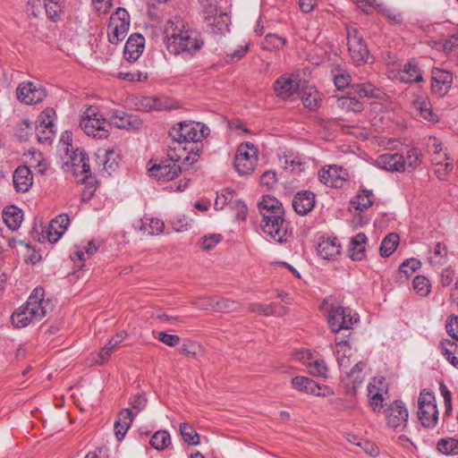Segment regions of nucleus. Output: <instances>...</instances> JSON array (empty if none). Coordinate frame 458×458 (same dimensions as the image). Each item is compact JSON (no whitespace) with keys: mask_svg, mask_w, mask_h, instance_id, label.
I'll use <instances>...</instances> for the list:
<instances>
[{"mask_svg":"<svg viewBox=\"0 0 458 458\" xmlns=\"http://www.w3.org/2000/svg\"><path fill=\"white\" fill-rule=\"evenodd\" d=\"M405 161V168H410L409 171H412L417 168L421 163V154L418 148H411L407 151L406 157L404 158Z\"/></svg>","mask_w":458,"mask_h":458,"instance_id":"49","label":"nucleus"},{"mask_svg":"<svg viewBox=\"0 0 458 458\" xmlns=\"http://www.w3.org/2000/svg\"><path fill=\"white\" fill-rule=\"evenodd\" d=\"M374 201V194L370 190H362L359 192L355 199L352 201L355 209L364 211L372 206Z\"/></svg>","mask_w":458,"mask_h":458,"instance_id":"36","label":"nucleus"},{"mask_svg":"<svg viewBox=\"0 0 458 458\" xmlns=\"http://www.w3.org/2000/svg\"><path fill=\"white\" fill-rule=\"evenodd\" d=\"M108 123L109 128L114 124L118 129L131 130L138 129L141 126V120L138 119L135 115L128 114L123 111L113 109L109 113Z\"/></svg>","mask_w":458,"mask_h":458,"instance_id":"14","label":"nucleus"},{"mask_svg":"<svg viewBox=\"0 0 458 458\" xmlns=\"http://www.w3.org/2000/svg\"><path fill=\"white\" fill-rule=\"evenodd\" d=\"M367 241L368 238L363 233H359L351 238L347 254L352 260L360 261L365 258Z\"/></svg>","mask_w":458,"mask_h":458,"instance_id":"19","label":"nucleus"},{"mask_svg":"<svg viewBox=\"0 0 458 458\" xmlns=\"http://www.w3.org/2000/svg\"><path fill=\"white\" fill-rule=\"evenodd\" d=\"M13 182L17 191L27 192L33 183L30 168L25 165L17 167L13 173Z\"/></svg>","mask_w":458,"mask_h":458,"instance_id":"21","label":"nucleus"},{"mask_svg":"<svg viewBox=\"0 0 458 458\" xmlns=\"http://www.w3.org/2000/svg\"><path fill=\"white\" fill-rule=\"evenodd\" d=\"M437 450L445 454H458V440L454 438L440 439L437 443Z\"/></svg>","mask_w":458,"mask_h":458,"instance_id":"48","label":"nucleus"},{"mask_svg":"<svg viewBox=\"0 0 458 458\" xmlns=\"http://www.w3.org/2000/svg\"><path fill=\"white\" fill-rule=\"evenodd\" d=\"M442 48L445 53H451L458 49V34H454L445 39Z\"/></svg>","mask_w":458,"mask_h":458,"instance_id":"63","label":"nucleus"},{"mask_svg":"<svg viewBox=\"0 0 458 458\" xmlns=\"http://www.w3.org/2000/svg\"><path fill=\"white\" fill-rule=\"evenodd\" d=\"M446 255V248L441 242H437L434 248V257H429L431 264H440L441 259Z\"/></svg>","mask_w":458,"mask_h":458,"instance_id":"59","label":"nucleus"},{"mask_svg":"<svg viewBox=\"0 0 458 458\" xmlns=\"http://www.w3.org/2000/svg\"><path fill=\"white\" fill-rule=\"evenodd\" d=\"M293 386L301 392L312 394L315 395L320 394V386L314 380L306 377H295L292 379Z\"/></svg>","mask_w":458,"mask_h":458,"instance_id":"31","label":"nucleus"},{"mask_svg":"<svg viewBox=\"0 0 458 458\" xmlns=\"http://www.w3.org/2000/svg\"><path fill=\"white\" fill-rule=\"evenodd\" d=\"M335 85L338 89H344L351 85V76L347 72L337 73L334 76Z\"/></svg>","mask_w":458,"mask_h":458,"instance_id":"58","label":"nucleus"},{"mask_svg":"<svg viewBox=\"0 0 458 458\" xmlns=\"http://www.w3.org/2000/svg\"><path fill=\"white\" fill-rule=\"evenodd\" d=\"M301 98L303 106L310 110H315L318 108L321 103L318 91L312 88H309L303 90Z\"/></svg>","mask_w":458,"mask_h":458,"instance_id":"35","label":"nucleus"},{"mask_svg":"<svg viewBox=\"0 0 458 458\" xmlns=\"http://www.w3.org/2000/svg\"><path fill=\"white\" fill-rule=\"evenodd\" d=\"M285 44L286 39L284 38H281L276 34H267L262 42V47L265 50L273 51L280 49Z\"/></svg>","mask_w":458,"mask_h":458,"instance_id":"46","label":"nucleus"},{"mask_svg":"<svg viewBox=\"0 0 458 458\" xmlns=\"http://www.w3.org/2000/svg\"><path fill=\"white\" fill-rule=\"evenodd\" d=\"M400 78L402 81L407 83L420 82L423 80L420 68L411 62L404 64L403 69L400 72Z\"/></svg>","mask_w":458,"mask_h":458,"instance_id":"32","label":"nucleus"},{"mask_svg":"<svg viewBox=\"0 0 458 458\" xmlns=\"http://www.w3.org/2000/svg\"><path fill=\"white\" fill-rule=\"evenodd\" d=\"M70 224L69 216L66 214L57 216L50 224L47 237L50 242H56L67 229Z\"/></svg>","mask_w":458,"mask_h":458,"instance_id":"26","label":"nucleus"},{"mask_svg":"<svg viewBox=\"0 0 458 458\" xmlns=\"http://www.w3.org/2000/svg\"><path fill=\"white\" fill-rule=\"evenodd\" d=\"M249 310L250 312H257L259 314L264 316H276L281 317L284 316L288 313V309L286 307H280L279 310H274L273 307L269 305H263L260 303H252L249 306Z\"/></svg>","mask_w":458,"mask_h":458,"instance_id":"37","label":"nucleus"},{"mask_svg":"<svg viewBox=\"0 0 458 458\" xmlns=\"http://www.w3.org/2000/svg\"><path fill=\"white\" fill-rule=\"evenodd\" d=\"M448 334L458 342V317H452L446 323Z\"/></svg>","mask_w":458,"mask_h":458,"instance_id":"64","label":"nucleus"},{"mask_svg":"<svg viewBox=\"0 0 458 458\" xmlns=\"http://www.w3.org/2000/svg\"><path fill=\"white\" fill-rule=\"evenodd\" d=\"M299 82L300 81L297 77L283 75L274 84L275 92L277 97L287 99L297 92L300 87Z\"/></svg>","mask_w":458,"mask_h":458,"instance_id":"16","label":"nucleus"},{"mask_svg":"<svg viewBox=\"0 0 458 458\" xmlns=\"http://www.w3.org/2000/svg\"><path fill=\"white\" fill-rule=\"evenodd\" d=\"M202 11L206 14V19H209L216 14L218 0H199Z\"/></svg>","mask_w":458,"mask_h":458,"instance_id":"54","label":"nucleus"},{"mask_svg":"<svg viewBox=\"0 0 458 458\" xmlns=\"http://www.w3.org/2000/svg\"><path fill=\"white\" fill-rule=\"evenodd\" d=\"M414 291L420 296H427L430 293L429 280L423 276H417L412 282Z\"/></svg>","mask_w":458,"mask_h":458,"instance_id":"47","label":"nucleus"},{"mask_svg":"<svg viewBox=\"0 0 458 458\" xmlns=\"http://www.w3.org/2000/svg\"><path fill=\"white\" fill-rule=\"evenodd\" d=\"M238 308V304L231 300L227 299H219L217 298L216 301V311L219 312H231L236 310Z\"/></svg>","mask_w":458,"mask_h":458,"instance_id":"53","label":"nucleus"},{"mask_svg":"<svg viewBox=\"0 0 458 458\" xmlns=\"http://www.w3.org/2000/svg\"><path fill=\"white\" fill-rule=\"evenodd\" d=\"M421 266V262L414 258L404 260L398 270V277L400 281H405L409 276L419 269Z\"/></svg>","mask_w":458,"mask_h":458,"instance_id":"38","label":"nucleus"},{"mask_svg":"<svg viewBox=\"0 0 458 458\" xmlns=\"http://www.w3.org/2000/svg\"><path fill=\"white\" fill-rule=\"evenodd\" d=\"M453 75L451 72L434 68L431 72V90L440 97L445 96L451 89Z\"/></svg>","mask_w":458,"mask_h":458,"instance_id":"15","label":"nucleus"},{"mask_svg":"<svg viewBox=\"0 0 458 458\" xmlns=\"http://www.w3.org/2000/svg\"><path fill=\"white\" fill-rule=\"evenodd\" d=\"M454 346H458L455 343L444 339L439 343V349L441 353L447 359L450 355H453L454 351H455Z\"/></svg>","mask_w":458,"mask_h":458,"instance_id":"62","label":"nucleus"},{"mask_svg":"<svg viewBox=\"0 0 458 458\" xmlns=\"http://www.w3.org/2000/svg\"><path fill=\"white\" fill-rule=\"evenodd\" d=\"M366 364L362 361H359L355 364V366L347 373V377L350 379V382L352 384V388L355 390L360 384L363 382L365 375L364 369Z\"/></svg>","mask_w":458,"mask_h":458,"instance_id":"42","label":"nucleus"},{"mask_svg":"<svg viewBox=\"0 0 458 458\" xmlns=\"http://www.w3.org/2000/svg\"><path fill=\"white\" fill-rule=\"evenodd\" d=\"M157 339L171 347L176 346L180 343V337L176 335H169L165 332H159Z\"/></svg>","mask_w":458,"mask_h":458,"instance_id":"60","label":"nucleus"},{"mask_svg":"<svg viewBox=\"0 0 458 458\" xmlns=\"http://www.w3.org/2000/svg\"><path fill=\"white\" fill-rule=\"evenodd\" d=\"M352 352L353 350L349 344H342L341 348L336 349V360L341 369H347L352 364Z\"/></svg>","mask_w":458,"mask_h":458,"instance_id":"43","label":"nucleus"},{"mask_svg":"<svg viewBox=\"0 0 458 458\" xmlns=\"http://www.w3.org/2000/svg\"><path fill=\"white\" fill-rule=\"evenodd\" d=\"M164 33L166 48L174 55L191 56L200 50L204 45L200 32L190 28L180 18L168 21Z\"/></svg>","mask_w":458,"mask_h":458,"instance_id":"1","label":"nucleus"},{"mask_svg":"<svg viewBox=\"0 0 458 458\" xmlns=\"http://www.w3.org/2000/svg\"><path fill=\"white\" fill-rule=\"evenodd\" d=\"M54 114L53 109H47L44 111L41 115L38 117V124L37 125V134L39 141L43 140H47L51 138L53 134V118Z\"/></svg>","mask_w":458,"mask_h":458,"instance_id":"25","label":"nucleus"},{"mask_svg":"<svg viewBox=\"0 0 458 458\" xmlns=\"http://www.w3.org/2000/svg\"><path fill=\"white\" fill-rule=\"evenodd\" d=\"M317 250L322 259L331 260L341 253V245L335 237L323 239L318 243Z\"/></svg>","mask_w":458,"mask_h":458,"instance_id":"24","label":"nucleus"},{"mask_svg":"<svg viewBox=\"0 0 458 458\" xmlns=\"http://www.w3.org/2000/svg\"><path fill=\"white\" fill-rule=\"evenodd\" d=\"M134 418L135 413L130 409H123L119 412L114 425V435L118 441L123 439Z\"/></svg>","mask_w":458,"mask_h":458,"instance_id":"23","label":"nucleus"},{"mask_svg":"<svg viewBox=\"0 0 458 458\" xmlns=\"http://www.w3.org/2000/svg\"><path fill=\"white\" fill-rule=\"evenodd\" d=\"M149 444L156 450L163 451L171 445L170 434L166 430H158L151 437Z\"/></svg>","mask_w":458,"mask_h":458,"instance_id":"40","label":"nucleus"},{"mask_svg":"<svg viewBox=\"0 0 458 458\" xmlns=\"http://www.w3.org/2000/svg\"><path fill=\"white\" fill-rule=\"evenodd\" d=\"M222 240L221 234L213 233L202 238L201 247L206 250H212Z\"/></svg>","mask_w":458,"mask_h":458,"instance_id":"57","label":"nucleus"},{"mask_svg":"<svg viewBox=\"0 0 458 458\" xmlns=\"http://www.w3.org/2000/svg\"><path fill=\"white\" fill-rule=\"evenodd\" d=\"M337 106L342 110L347 112L360 113L364 109V106L361 102L351 97L339 98L337 99Z\"/></svg>","mask_w":458,"mask_h":458,"instance_id":"41","label":"nucleus"},{"mask_svg":"<svg viewBox=\"0 0 458 458\" xmlns=\"http://www.w3.org/2000/svg\"><path fill=\"white\" fill-rule=\"evenodd\" d=\"M259 208H266L282 217H284V210L282 203L275 197L267 195L258 204Z\"/></svg>","mask_w":458,"mask_h":458,"instance_id":"39","label":"nucleus"},{"mask_svg":"<svg viewBox=\"0 0 458 458\" xmlns=\"http://www.w3.org/2000/svg\"><path fill=\"white\" fill-rule=\"evenodd\" d=\"M258 161V149L250 142L242 143L236 152L234 167L241 175L250 174Z\"/></svg>","mask_w":458,"mask_h":458,"instance_id":"5","label":"nucleus"},{"mask_svg":"<svg viewBox=\"0 0 458 458\" xmlns=\"http://www.w3.org/2000/svg\"><path fill=\"white\" fill-rule=\"evenodd\" d=\"M345 173L337 165L329 166L327 170L323 169L318 173V178L321 182L324 184L339 188L342 187L343 182L344 180V175Z\"/></svg>","mask_w":458,"mask_h":458,"instance_id":"20","label":"nucleus"},{"mask_svg":"<svg viewBox=\"0 0 458 458\" xmlns=\"http://www.w3.org/2000/svg\"><path fill=\"white\" fill-rule=\"evenodd\" d=\"M44 293L42 287H36L29 296L26 304L13 313L12 322L16 327H25L31 322L39 321L53 310L54 305L51 300L45 299Z\"/></svg>","mask_w":458,"mask_h":458,"instance_id":"2","label":"nucleus"},{"mask_svg":"<svg viewBox=\"0 0 458 458\" xmlns=\"http://www.w3.org/2000/svg\"><path fill=\"white\" fill-rule=\"evenodd\" d=\"M352 89L360 98H372L377 99H382L384 98V92L377 87L374 86L369 82L356 83L351 85Z\"/></svg>","mask_w":458,"mask_h":458,"instance_id":"30","label":"nucleus"},{"mask_svg":"<svg viewBox=\"0 0 458 458\" xmlns=\"http://www.w3.org/2000/svg\"><path fill=\"white\" fill-rule=\"evenodd\" d=\"M71 163L76 174H87L90 172L89 157L81 148H76L71 156Z\"/></svg>","mask_w":458,"mask_h":458,"instance_id":"29","label":"nucleus"},{"mask_svg":"<svg viewBox=\"0 0 458 458\" xmlns=\"http://www.w3.org/2000/svg\"><path fill=\"white\" fill-rule=\"evenodd\" d=\"M377 165L389 172H404L405 161L402 155L386 153L380 155L377 159Z\"/></svg>","mask_w":458,"mask_h":458,"instance_id":"18","label":"nucleus"},{"mask_svg":"<svg viewBox=\"0 0 458 458\" xmlns=\"http://www.w3.org/2000/svg\"><path fill=\"white\" fill-rule=\"evenodd\" d=\"M399 244V236L396 233L387 234L382 241L379 248L380 256L387 258L394 253Z\"/></svg>","mask_w":458,"mask_h":458,"instance_id":"34","label":"nucleus"},{"mask_svg":"<svg viewBox=\"0 0 458 458\" xmlns=\"http://www.w3.org/2000/svg\"><path fill=\"white\" fill-rule=\"evenodd\" d=\"M309 372L312 376L326 377L327 367L324 360H315L306 364Z\"/></svg>","mask_w":458,"mask_h":458,"instance_id":"50","label":"nucleus"},{"mask_svg":"<svg viewBox=\"0 0 458 458\" xmlns=\"http://www.w3.org/2000/svg\"><path fill=\"white\" fill-rule=\"evenodd\" d=\"M179 429L184 442L191 445L199 444V436L190 424L182 422L180 424Z\"/></svg>","mask_w":458,"mask_h":458,"instance_id":"44","label":"nucleus"},{"mask_svg":"<svg viewBox=\"0 0 458 458\" xmlns=\"http://www.w3.org/2000/svg\"><path fill=\"white\" fill-rule=\"evenodd\" d=\"M169 137L172 140V143H169V145L174 146V145H182L184 143L182 133H181L180 130V123H178L175 126H173L169 131Z\"/></svg>","mask_w":458,"mask_h":458,"instance_id":"61","label":"nucleus"},{"mask_svg":"<svg viewBox=\"0 0 458 458\" xmlns=\"http://www.w3.org/2000/svg\"><path fill=\"white\" fill-rule=\"evenodd\" d=\"M418 417L425 428H432L438 420V411L435 403V396L429 392H421L419 400Z\"/></svg>","mask_w":458,"mask_h":458,"instance_id":"7","label":"nucleus"},{"mask_svg":"<svg viewBox=\"0 0 458 458\" xmlns=\"http://www.w3.org/2000/svg\"><path fill=\"white\" fill-rule=\"evenodd\" d=\"M315 205V195L310 191L298 192L293 199V207L299 215H307Z\"/></svg>","mask_w":458,"mask_h":458,"instance_id":"22","label":"nucleus"},{"mask_svg":"<svg viewBox=\"0 0 458 458\" xmlns=\"http://www.w3.org/2000/svg\"><path fill=\"white\" fill-rule=\"evenodd\" d=\"M180 130L184 143L201 142L210 132L205 124L192 122H180Z\"/></svg>","mask_w":458,"mask_h":458,"instance_id":"13","label":"nucleus"},{"mask_svg":"<svg viewBox=\"0 0 458 458\" xmlns=\"http://www.w3.org/2000/svg\"><path fill=\"white\" fill-rule=\"evenodd\" d=\"M130 27V15L123 8H117L116 12L111 14L108 24V41L111 44H117L127 35Z\"/></svg>","mask_w":458,"mask_h":458,"instance_id":"6","label":"nucleus"},{"mask_svg":"<svg viewBox=\"0 0 458 458\" xmlns=\"http://www.w3.org/2000/svg\"><path fill=\"white\" fill-rule=\"evenodd\" d=\"M357 321V314L352 315L348 308L332 306L328 310L327 323L334 333L337 334L342 329H350Z\"/></svg>","mask_w":458,"mask_h":458,"instance_id":"9","label":"nucleus"},{"mask_svg":"<svg viewBox=\"0 0 458 458\" xmlns=\"http://www.w3.org/2000/svg\"><path fill=\"white\" fill-rule=\"evenodd\" d=\"M65 6V0H45V9L47 17L55 21Z\"/></svg>","mask_w":458,"mask_h":458,"instance_id":"45","label":"nucleus"},{"mask_svg":"<svg viewBox=\"0 0 458 458\" xmlns=\"http://www.w3.org/2000/svg\"><path fill=\"white\" fill-rule=\"evenodd\" d=\"M80 126L88 136L94 139H106L110 133L107 119L96 106L86 109L81 115Z\"/></svg>","mask_w":458,"mask_h":458,"instance_id":"3","label":"nucleus"},{"mask_svg":"<svg viewBox=\"0 0 458 458\" xmlns=\"http://www.w3.org/2000/svg\"><path fill=\"white\" fill-rule=\"evenodd\" d=\"M130 405L131 408L129 409L131 410L133 413H135L136 417L145 409L147 405V399L143 395L136 394L130 399Z\"/></svg>","mask_w":458,"mask_h":458,"instance_id":"52","label":"nucleus"},{"mask_svg":"<svg viewBox=\"0 0 458 458\" xmlns=\"http://www.w3.org/2000/svg\"><path fill=\"white\" fill-rule=\"evenodd\" d=\"M188 147L182 145H168L167 158L173 163L181 164L191 163L193 164L197 161L196 158H191L190 153H187Z\"/></svg>","mask_w":458,"mask_h":458,"instance_id":"27","label":"nucleus"},{"mask_svg":"<svg viewBox=\"0 0 458 458\" xmlns=\"http://www.w3.org/2000/svg\"><path fill=\"white\" fill-rule=\"evenodd\" d=\"M164 222L157 218H150L148 223V229L143 225L141 229L148 231V234L155 235L159 234L164 230Z\"/></svg>","mask_w":458,"mask_h":458,"instance_id":"56","label":"nucleus"},{"mask_svg":"<svg viewBox=\"0 0 458 458\" xmlns=\"http://www.w3.org/2000/svg\"><path fill=\"white\" fill-rule=\"evenodd\" d=\"M3 219L9 229L15 231L22 222V210L15 206L6 207L3 211Z\"/></svg>","mask_w":458,"mask_h":458,"instance_id":"28","label":"nucleus"},{"mask_svg":"<svg viewBox=\"0 0 458 458\" xmlns=\"http://www.w3.org/2000/svg\"><path fill=\"white\" fill-rule=\"evenodd\" d=\"M386 425L394 429L402 431L406 427L409 412L402 401L392 402L385 410Z\"/></svg>","mask_w":458,"mask_h":458,"instance_id":"10","label":"nucleus"},{"mask_svg":"<svg viewBox=\"0 0 458 458\" xmlns=\"http://www.w3.org/2000/svg\"><path fill=\"white\" fill-rule=\"evenodd\" d=\"M347 45L351 58L355 64L360 65L368 62L369 49L357 28L347 27Z\"/></svg>","mask_w":458,"mask_h":458,"instance_id":"8","label":"nucleus"},{"mask_svg":"<svg viewBox=\"0 0 458 458\" xmlns=\"http://www.w3.org/2000/svg\"><path fill=\"white\" fill-rule=\"evenodd\" d=\"M127 334L123 331L116 334L109 342L102 348L98 353L100 363H104L108 360L114 350L125 339Z\"/></svg>","mask_w":458,"mask_h":458,"instance_id":"33","label":"nucleus"},{"mask_svg":"<svg viewBox=\"0 0 458 458\" xmlns=\"http://www.w3.org/2000/svg\"><path fill=\"white\" fill-rule=\"evenodd\" d=\"M262 216V229L267 234H269L275 241L283 243L287 241L288 223L284 217H282L274 212L266 208H259Z\"/></svg>","mask_w":458,"mask_h":458,"instance_id":"4","label":"nucleus"},{"mask_svg":"<svg viewBox=\"0 0 458 458\" xmlns=\"http://www.w3.org/2000/svg\"><path fill=\"white\" fill-rule=\"evenodd\" d=\"M145 47V38L138 33L131 34L127 39L123 56L129 62H135L141 55Z\"/></svg>","mask_w":458,"mask_h":458,"instance_id":"17","label":"nucleus"},{"mask_svg":"<svg viewBox=\"0 0 458 458\" xmlns=\"http://www.w3.org/2000/svg\"><path fill=\"white\" fill-rule=\"evenodd\" d=\"M216 297L200 296L196 298L191 303L200 310L216 311Z\"/></svg>","mask_w":458,"mask_h":458,"instance_id":"51","label":"nucleus"},{"mask_svg":"<svg viewBox=\"0 0 458 458\" xmlns=\"http://www.w3.org/2000/svg\"><path fill=\"white\" fill-rule=\"evenodd\" d=\"M17 98L27 105L38 104L46 98L45 89L40 86L28 81L21 83L16 89Z\"/></svg>","mask_w":458,"mask_h":458,"instance_id":"11","label":"nucleus"},{"mask_svg":"<svg viewBox=\"0 0 458 458\" xmlns=\"http://www.w3.org/2000/svg\"><path fill=\"white\" fill-rule=\"evenodd\" d=\"M106 159L103 162L104 169L110 174L115 171L118 166V162L114 158V152L113 149L105 151Z\"/></svg>","mask_w":458,"mask_h":458,"instance_id":"55","label":"nucleus"},{"mask_svg":"<svg viewBox=\"0 0 458 458\" xmlns=\"http://www.w3.org/2000/svg\"><path fill=\"white\" fill-rule=\"evenodd\" d=\"M181 165L173 163L168 158L161 160L148 169L149 175L159 181H172L181 173Z\"/></svg>","mask_w":458,"mask_h":458,"instance_id":"12","label":"nucleus"}]
</instances>
